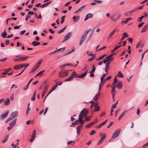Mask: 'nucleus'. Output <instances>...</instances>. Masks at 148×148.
Instances as JSON below:
<instances>
[{
    "instance_id": "obj_19",
    "label": "nucleus",
    "mask_w": 148,
    "mask_h": 148,
    "mask_svg": "<svg viewBox=\"0 0 148 148\" xmlns=\"http://www.w3.org/2000/svg\"><path fill=\"white\" fill-rule=\"evenodd\" d=\"M49 86L48 84L45 85L43 88L42 92L45 93L48 88Z\"/></svg>"
},
{
    "instance_id": "obj_49",
    "label": "nucleus",
    "mask_w": 148,
    "mask_h": 148,
    "mask_svg": "<svg viewBox=\"0 0 148 148\" xmlns=\"http://www.w3.org/2000/svg\"><path fill=\"white\" fill-rule=\"evenodd\" d=\"M106 58V59L107 62H109V61L111 62L113 60V59L112 58Z\"/></svg>"
},
{
    "instance_id": "obj_64",
    "label": "nucleus",
    "mask_w": 148,
    "mask_h": 148,
    "mask_svg": "<svg viewBox=\"0 0 148 148\" xmlns=\"http://www.w3.org/2000/svg\"><path fill=\"white\" fill-rule=\"evenodd\" d=\"M113 124V122L111 121L110 122V124L108 126L107 128H109L111 125H112Z\"/></svg>"
},
{
    "instance_id": "obj_39",
    "label": "nucleus",
    "mask_w": 148,
    "mask_h": 148,
    "mask_svg": "<svg viewBox=\"0 0 148 148\" xmlns=\"http://www.w3.org/2000/svg\"><path fill=\"white\" fill-rule=\"evenodd\" d=\"M121 45H120L119 46H116L112 50H111V51L112 52H114V51H115V50L118 49V48H120V47H121Z\"/></svg>"
},
{
    "instance_id": "obj_13",
    "label": "nucleus",
    "mask_w": 148,
    "mask_h": 148,
    "mask_svg": "<svg viewBox=\"0 0 148 148\" xmlns=\"http://www.w3.org/2000/svg\"><path fill=\"white\" fill-rule=\"evenodd\" d=\"M117 87L119 89H121L122 87V82L121 81H119L116 85Z\"/></svg>"
},
{
    "instance_id": "obj_60",
    "label": "nucleus",
    "mask_w": 148,
    "mask_h": 148,
    "mask_svg": "<svg viewBox=\"0 0 148 148\" xmlns=\"http://www.w3.org/2000/svg\"><path fill=\"white\" fill-rule=\"evenodd\" d=\"M105 124H104V123L103 122L102 123L100 124H99V125L98 126V128H100L102 126L104 125Z\"/></svg>"
},
{
    "instance_id": "obj_35",
    "label": "nucleus",
    "mask_w": 148,
    "mask_h": 148,
    "mask_svg": "<svg viewBox=\"0 0 148 148\" xmlns=\"http://www.w3.org/2000/svg\"><path fill=\"white\" fill-rule=\"evenodd\" d=\"M45 71V70H43V71H41L39 72L36 75V77L38 76H42V73H43Z\"/></svg>"
},
{
    "instance_id": "obj_48",
    "label": "nucleus",
    "mask_w": 148,
    "mask_h": 148,
    "mask_svg": "<svg viewBox=\"0 0 148 148\" xmlns=\"http://www.w3.org/2000/svg\"><path fill=\"white\" fill-rule=\"evenodd\" d=\"M116 83H114L113 82L112 84L111 85V88H115L116 87Z\"/></svg>"
},
{
    "instance_id": "obj_53",
    "label": "nucleus",
    "mask_w": 148,
    "mask_h": 148,
    "mask_svg": "<svg viewBox=\"0 0 148 148\" xmlns=\"http://www.w3.org/2000/svg\"><path fill=\"white\" fill-rule=\"evenodd\" d=\"M66 27H67V25L66 27H64L63 29H62L60 31H59L58 32V33L60 34V33H61L62 32L64 31V30L66 28Z\"/></svg>"
},
{
    "instance_id": "obj_61",
    "label": "nucleus",
    "mask_w": 148,
    "mask_h": 148,
    "mask_svg": "<svg viewBox=\"0 0 148 148\" xmlns=\"http://www.w3.org/2000/svg\"><path fill=\"white\" fill-rule=\"evenodd\" d=\"M127 40L130 42H132L133 41V39L131 38H129L127 39Z\"/></svg>"
},
{
    "instance_id": "obj_22",
    "label": "nucleus",
    "mask_w": 148,
    "mask_h": 148,
    "mask_svg": "<svg viewBox=\"0 0 148 148\" xmlns=\"http://www.w3.org/2000/svg\"><path fill=\"white\" fill-rule=\"evenodd\" d=\"M111 92L112 94V97L113 99H114V96L116 94L115 88H112Z\"/></svg>"
},
{
    "instance_id": "obj_44",
    "label": "nucleus",
    "mask_w": 148,
    "mask_h": 148,
    "mask_svg": "<svg viewBox=\"0 0 148 148\" xmlns=\"http://www.w3.org/2000/svg\"><path fill=\"white\" fill-rule=\"evenodd\" d=\"M144 17V16H142L140 17L139 18L137 21L139 22H141V21L142 19Z\"/></svg>"
},
{
    "instance_id": "obj_25",
    "label": "nucleus",
    "mask_w": 148,
    "mask_h": 148,
    "mask_svg": "<svg viewBox=\"0 0 148 148\" xmlns=\"http://www.w3.org/2000/svg\"><path fill=\"white\" fill-rule=\"evenodd\" d=\"M10 103V100L9 98H7L4 102V104L5 105H8Z\"/></svg>"
},
{
    "instance_id": "obj_8",
    "label": "nucleus",
    "mask_w": 148,
    "mask_h": 148,
    "mask_svg": "<svg viewBox=\"0 0 148 148\" xmlns=\"http://www.w3.org/2000/svg\"><path fill=\"white\" fill-rule=\"evenodd\" d=\"M9 113V112L7 111L5 113L2 114L0 116V119H3L6 117Z\"/></svg>"
},
{
    "instance_id": "obj_16",
    "label": "nucleus",
    "mask_w": 148,
    "mask_h": 148,
    "mask_svg": "<svg viewBox=\"0 0 148 148\" xmlns=\"http://www.w3.org/2000/svg\"><path fill=\"white\" fill-rule=\"evenodd\" d=\"M128 112L127 110H125L120 115L119 117V118L118 120H120L124 116V115L126 113Z\"/></svg>"
},
{
    "instance_id": "obj_9",
    "label": "nucleus",
    "mask_w": 148,
    "mask_h": 148,
    "mask_svg": "<svg viewBox=\"0 0 148 148\" xmlns=\"http://www.w3.org/2000/svg\"><path fill=\"white\" fill-rule=\"evenodd\" d=\"M82 125H81L77 127L76 128L77 134L78 136L80 135V129L82 127Z\"/></svg>"
},
{
    "instance_id": "obj_10",
    "label": "nucleus",
    "mask_w": 148,
    "mask_h": 148,
    "mask_svg": "<svg viewBox=\"0 0 148 148\" xmlns=\"http://www.w3.org/2000/svg\"><path fill=\"white\" fill-rule=\"evenodd\" d=\"M135 11L134 10H132L128 12H126L125 13V15L127 16H131L132 13Z\"/></svg>"
},
{
    "instance_id": "obj_62",
    "label": "nucleus",
    "mask_w": 148,
    "mask_h": 148,
    "mask_svg": "<svg viewBox=\"0 0 148 148\" xmlns=\"http://www.w3.org/2000/svg\"><path fill=\"white\" fill-rule=\"evenodd\" d=\"M66 66V64H64L60 66V68L61 69H63Z\"/></svg>"
},
{
    "instance_id": "obj_7",
    "label": "nucleus",
    "mask_w": 148,
    "mask_h": 148,
    "mask_svg": "<svg viewBox=\"0 0 148 148\" xmlns=\"http://www.w3.org/2000/svg\"><path fill=\"white\" fill-rule=\"evenodd\" d=\"M95 109L92 110L93 112H96L100 110V107L97 103H96L94 105Z\"/></svg>"
},
{
    "instance_id": "obj_23",
    "label": "nucleus",
    "mask_w": 148,
    "mask_h": 148,
    "mask_svg": "<svg viewBox=\"0 0 148 148\" xmlns=\"http://www.w3.org/2000/svg\"><path fill=\"white\" fill-rule=\"evenodd\" d=\"M148 25V24L146 25H145L144 26L141 30V32L142 33L145 32L146 31L147 29V28Z\"/></svg>"
},
{
    "instance_id": "obj_52",
    "label": "nucleus",
    "mask_w": 148,
    "mask_h": 148,
    "mask_svg": "<svg viewBox=\"0 0 148 148\" xmlns=\"http://www.w3.org/2000/svg\"><path fill=\"white\" fill-rule=\"evenodd\" d=\"M42 61V59H40L38 62L36 64V65H38L39 66L41 64Z\"/></svg>"
},
{
    "instance_id": "obj_28",
    "label": "nucleus",
    "mask_w": 148,
    "mask_h": 148,
    "mask_svg": "<svg viewBox=\"0 0 148 148\" xmlns=\"http://www.w3.org/2000/svg\"><path fill=\"white\" fill-rule=\"evenodd\" d=\"M84 6L85 5H84L80 8L78 10L75 11L74 13H76L78 12H81L84 9Z\"/></svg>"
},
{
    "instance_id": "obj_58",
    "label": "nucleus",
    "mask_w": 148,
    "mask_h": 148,
    "mask_svg": "<svg viewBox=\"0 0 148 148\" xmlns=\"http://www.w3.org/2000/svg\"><path fill=\"white\" fill-rule=\"evenodd\" d=\"M87 72V71H86L85 72H84V73H83L82 74V75H81V76H82V77H84L86 75Z\"/></svg>"
},
{
    "instance_id": "obj_4",
    "label": "nucleus",
    "mask_w": 148,
    "mask_h": 148,
    "mask_svg": "<svg viewBox=\"0 0 148 148\" xmlns=\"http://www.w3.org/2000/svg\"><path fill=\"white\" fill-rule=\"evenodd\" d=\"M69 71H65L64 70L61 71L59 73V77L61 78L67 76L68 74Z\"/></svg>"
},
{
    "instance_id": "obj_2",
    "label": "nucleus",
    "mask_w": 148,
    "mask_h": 148,
    "mask_svg": "<svg viewBox=\"0 0 148 148\" xmlns=\"http://www.w3.org/2000/svg\"><path fill=\"white\" fill-rule=\"evenodd\" d=\"M88 110L84 108L80 112L79 116L84 118L86 116L88 113Z\"/></svg>"
},
{
    "instance_id": "obj_6",
    "label": "nucleus",
    "mask_w": 148,
    "mask_h": 148,
    "mask_svg": "<svg viewBox=\"0 0 148 148\" xmlns=\"http://www.w3.org/2000/svg\"><path fill=\"white\" fill-rule=\"evenodd\" d=\"M83 117L79 116V119L76 121V123H79L81 124H83L84 123L85 120H82Z\"/></svg>"
},
{
    "instance_id": "obj_37",
    "label": "nucleus",
    "mask_w": 148,
    "mask_h": 148,
    "mask_svg": "<svg viewBox=\"0 0 148 148\" xmlns=\"http://www.w3.org/2000/svg\"><path fill=\"white\" fill-rule=\"evenodd\" d=\"M117 76L118 77L121 78H123V75L122 73L120 71L118 72Z\"/></svg>"
},
{
    "instance_id": "obj_40",
    "label": "nucleus",
    "mask_w": 148,
    "mask_h": 148,
    "mask_svg": "<svg viewBox=\"0 0 148 148\" xmlns=\"http://www.w3.org/2000/svg\"><path fill=\"white\" fill-rule=\"evenodd\" d=\"M86 53L90 56H93V54L90 51H87L86 52Z\"/></svg>"
},
{
    "instance_id": "obj_51",
    "label": "nucleus",
    "mask_w": 148,
    "mask_h": 148,
    "mask_svg": "<svg viewBox=\"0 0 148 148\" xmlns=\"http://www.w3.org/2000/svg\"><path fill=\"white\" fill-rule=\"evenodd\" d=\"M75 50V48H73L72 50L71 51H69V52L68 53H66L65 55H68V54H69L71 53H72V52H74V51Z\"/></svg>"
},
{
    "instance_id": "obj_11",
    "label": "nucleus",
    "mask_w": 148,
    "mask_h": 148,
    "mask_svg": "<svg viewBox=\"0 0 148 148\" xmlns=\"http://www.w3.org/2000/svg\"><path fill=\"white\" fill-rule=\"evenodd\" d=\"M116 29H115L113 30L110 34L108 38V40L110 39L112 37V36L114 34V33L115 32V31H116Z\"/></svg>"
},
{
    "instance_id": "obj_55",
    "label": "nucleus",
    "mask_w": 148,
    "mask_h": 148,
    "mask_svg": "<svg viewBox=\"0 0 148 148\" xmlns=\"http://www.w3.org/2000/svg\"><path fill=\"white\" fill-rule=\"evenodd\" d=\"M95 66H93L92 70L90 71V73H93L95 71Z\"/></svg>"
},
{
    "instance_id": "obj_27",
    "label": "nucleus",
    "mask_w": 148,
    "mask_h": 148,
    "mask_svg": "<svg viewBox=\"0 0 148 148\" xmlns=\"http://www.w3.org/2000/svg\"><path fill=\"white\" fill-rule=\"evenodd\" d=\"M107 73H105L103 74L102 76L101 77V82H104L105 81V79H104L103 80V79L104 78V77H105L106 75H107Z\"/></svg>"
},
{
    "instance_id": "obj_33",
    "label": "nucleus",
    "mask_w": 148,
    "mask_h": 148,
    "mask_svg": "<svg viewBox=\"0 0 148 148\" xmlns=\"http://www.w3.org/2000/svg\"><path fill=\"white\" fill-rule=\"evenodd\" d=\"M132 19V18H129L125 20V21H123L121 23L123 24V25L125 23H127L128 22Z\"/></svg>"
},
{
    "instance_id": "obj_41",
    "label": "nucleus",
    "mask_w": 148,
    "mask_h": 148,
    "mask_svg": "<svg viewBox=\"0 0 148 148\" xmlns=\"http://www.w3.org/2000/svg\"><path fill=\"white\" fill-rule=\"evenodd\" d=\"M91 116H89L87 117H86L84 119V120L85 121H89L90 120L91 118Z\"/></svg>"
},
{
    "instance_id": "obj_34",
    "label": "nucleus",
    "mask_w": 148,
    "mask_h": 148,
    "mask_svg": "<svg viewBox=\"0 0 148 148\" xmlns=\"http://www.w3.org/2000/svg\"><path fill=\"white\" fill-rule=\"evenodd\" d=\"M74 77H72V76H70L67 79L65 80V82H67L68 81H71L73 80Z\"/></svg>"
},
{
    "instance_id": "obj_12",
    "label": "nucleus",
    "mask_w": 148,
    "mask_h": 148,
    "mask_svg": "<svg viewBox=\"0 0 148 148\" xmlns=\"http://www.w3.org/2000/svg\"><path fill=\"white\" fill-rule=\"evenodd\" d=\"M93 14L91 13H88L86 15V17L84 21H86L88 18H91L93 16Z\"/></svg>"
},
{
    "instance_id": "obj_17",
    "label": "nucleus",
    "mask_w": 148,
    "mask_h": 148,
    "mask_svg": "<svg viewBox=\"0 0 148 148\" xmlns=\"http://www.w3.org/2000/svg\"><path fill=\"white\" fill-rule=\"evenodd\" d=\"M51 3V1H49V2L46 3L44 4H43L42 5H40V6L41 8H44L45 7H47L48 5L50 4Z\"/></svg>"
},
{
    "instance_id": "obj_29",
    "label": "nucleus",
    "mask_w": 148,
    "mask_h": 148,
    "mask_svg": "<svg viewBox=\"0 0 148 148\" xmlns=\"http://www.w3.org/2000/svg\"><path fill=\"white\" fill-rule=\"evenodd\" d=\"M40 42H37L36 41H34L32 43V45L34 46H36L40 45Z\"/></svg>"
},
{
    "instance_id": "obj_14",
    "label": "nucleus",
    "mask_w": 148,
    "mask_h": 148,
    "mask_svg": "<svg viewBox=\"0 0 148 148\" xmlns=\"http://www.w3.org/2000/svg\"><path fill=\"white\" fill-rule=\"evenodd\" d=\"M115 14H114L110 17V19L112 21H116L119 19V17H118L117 18H115Z\"/></svg>"
},
{
    "instance_id": "obj_1",
    "label": "nucleus",
    "mask_w": 148,
    "mask_h": 148,
    "mask_svg": "<svg viewBox=\"0 0 148 148\" xmlns=\"http://www.w3.org/2000/svg\"><path fill=\"white\" fill-rule=\"evenodd\" d=\"M121 131V130L120 129H118L116 130L113 134L112 136L109 139V141H112L117 137L119 136Z\"/></svg>"
},
{
    "instance_id": "obj_5",
    "label": "nucleus",
    "mask_w": 148,
    "mask_h": 148,
    "mask_svg": "<svg viewBox=\"0 0 148 148\" xmlns=\"http://www.w3.org/2000/svg\"><path fill=\"white\" fill-rule=\"evenodd\" d=\"M18 115V113L17 112H13L10 117V118L7 119L6 121V123H7L8 122L11 121L12 120V119L15 118V117L17 116Z\"/></svg>"
},
{
    "instance_id": "obj_38",
    "label": "nucleus",
    "mask_w": 148,
    "mask_h": 148,
    "mask_svg": "<svg viewBox=\"0 0 148 148\" xmlns=\"http://www.w3.org/2000/svg\"><path fill=\"white\" fill-rule=\"evenodd\" d=\"M104 82H101H101L100 83L99 86V91H100L101 89V86H103V84H104Z\"/></svg>"
},
{
    "instance_id": "obj_63",
    "label": "nucleus",
    "mask_w": 148,
    "mask_h": 148,
    "mask_svg": "<svg viewBox=\"0 0 148 148\" xmlns=\"http://www.w3.org/2000/svg\"><path fill=\"white\" fill-rule=\"evenodd\" d=\"M92 125H91L90 124V123H89L85 126V127L86 128H88L90 127Z\"/></svg>"
},
{
    "instance_id": "obj_45",
    "label": "nucleus",
    "mask_w": 148,
    "mask_h": 148,
    "mask_svg": "<svg viewBox=\"0 0 148 148\" xmlns=\"http://www.w3.org/2000/svg\"><path fill=\"white\" fill-rule=\"evenodd\" d=\"M118 103V101H117L116 103L113 104L111 107L113 109H114L116 107V106Z\"/></svg>"
},
{
    "instance_id": "obj_50",
    "label": "nucleus",
    "mask_w": 148,
    "mask_h": 148,
    "mask_svg": "<svg viewBox=\"0 0 148 148\" xmlns=\"http://www.w3.org/2000/svg\"><path fill=\"white\" fill-rule=\"evenodd\" d=\"M58 86V84H56L52 88V89L51 90V91H53V90H55L56 88Z\"/></svg>"
},
{
    "instance_id": "obj_18",
    "label": "nucleus",
    "mask_w": 148,
    "mask_h": 148,
    "mask_svg": "<svg viewBox=\"0 0 148 148\" xmlns=\"http://www.w3.org/2000/svg\"><path fill=\"white\" fill-rule=\"evenodd\" d=\"M71 35V32H69L64 37L65 40H67L70 38Z\"/></svg>"
},
{
    "instance_id": "obj_31",
    "label": "nucleus",
    "mask_w": 148,
    "mask_h": 148,
    "mask_svg": "<svg viewBox=\"0 0 148 148\" xmlns=\"http://www.w3.org/2000/svg\"><path fill=\"white\" fill-rule=\"evenodd\" d=\"M9 136V135H7L5 137L4 139L2 140V143H5L8 140Z\"/></svg>"
},
{
    "instance_id": "obj_43",
    "label": "nucleus",
    "mask_w": 148,
    "mask_h": 148,
    "mask_svg": "<svg viewBox=\"0 0 148 148\" xmlns=\"http://www.w3.org/2000/svg\"><path fill=\"white\" fill-rule=\"evenodd\" d=\"M123 38H125L126 37H128L129 36L127 33L126 32L124 33V34L123 35Z\"/></svg>"
},
{
    "instance_id": "obj_24",
    "label": "nucleus",
    "mask_w": 148,
    "mask_h": 148,
    "mask_svg": "<svg viewBox=\"0 0 148 148\" xmlns=\"http://www.w3.org/2000/svg\"><path fill=\"white\" fill-rule=\"evenodd\" d=\"M73 21L74 22H76L79 21V16H77L76 17L75 16H74L73 17Z\"/></svg>"
},
{
    "instance_id": "obj_57",
    "label": "nucleus",
    "mask_w": 148,
    "mask_h": 148,
    "mask_svg": "<svg viewBox=\"0 0 148 148\" xmlns=\"http://www.w3.org/2000/svg\"><path fill=\"white\" fill-rule=\"evenodd\" d=\"M109 69V67H106L105 68V71L106 72V73L108 74V71Z\"/></svg>"
},
{
    "instance_id": "obj_20",
    "label": "nucleus",
    "mask_w": 148,
    "mask_h": 148,
    "mask_svg": "<svg viewBox=\"0 0 148 148\" xmlns=\"http://www.w3.org/2000/svg\"><path fill=\"white\" fill-rule=\"evenodd\" d=\"M16 119L13 120L12 122L10 123V126H11L12 127H13L15 125L16 123Z\"/></svg>"
},
{
    "instance_id": "obj_59",
    "label": "nucleus",
    "mask_w": 148,
    "mask_h": 148,
    "mask_svg": "<svg viewBox=\"0 0 148 148\" xmlns=\"http://www.w3.org/2000/svg\"><path fill=\"white\" fill-rule=\"evenodd\" d=\"M144 24V22H142L140 24H139L138 25V27L140 28V27H141L142 26H143V25Z\"/></svg>"
},
{
    "instance_id": "obj_47",
    "label": "nucleus",
    "mask_w": 148,
    "mask_h": 148,
    "mask_svg": "<svg viewBox=\"0 0 148 148\" xmlns=\"http://www.w3.org/2000/svg\"><path fill=\"white\" fill-rule=\"evenodd\" d=\"M20 69V66L19 65H16L14 67V69L15 70L19 69Z\"/></svg>"
},
{
    "instance_id": "obj_26",
    "label": "nucleus",
    "mask_w": 148,
    "mask_h": 148,
    "mask_svg": "<svg viewBox=\"0 0 148 148\" xmlns=\"http://www.w3.org/2000/svg\"><path fill=\"white\" fill-rule=\"evenodd\" d=\"M7 33L6 32L5 29L4 30V32L3 33H2L1 35V36L3 38H6V36H7Z\"/></svg>"
},
{
    "instance_id": "obj_21",
    "label": "nucleus",
    "mask_w": 148,
    "mask_h": 148,
    "mask_svg": "<svg viewBox=\"0 0 148 148\" xmlns=\"http://www.w3.org/2000/svg\"><path fill=\"white\" fill-rule=\"evenodd\" d=\"M11 68H9L8 69H5L3 70V71H5V72L2 73V74L3 75H5L7 74L8 72L11 69Z\"/></svg>"
},
{
    "instance_id": "obj_56",
    "label": "nucleus",
    "mask_w": 148,
    "mask_h": 148,
    "mask_svg": "<svg viewBox=\"0 0 148 148\" xmlns=\"http://www.w3.org/2000/svg\"><path fill=\"white\" fill-rule=\"evenodd\" d=\"M95 132H96L94 130H92L90 133L89 134L91 135H92L94 134H95Z\"/></svg>"
},
{
    "instance_id": "obj_36",
    "label": "nucleus",
    "mask_w": 148,
    "mask_h": 148,
    "mask_svg": "<svg viewBox=\"0 0 148 148\" xmlns=\"http://www.w3.org/2000/svg\"><path fill=\"white\" fill-rule=\"evenodd\" d=\"M39 67V66H38V65L36 64L35 66L32 69V72H34L36 70L38 67Z\"/></svg>"
},
{
    "instance_id": "obj_30",
    "label": "nucleus",
    "mask_w": 148,
    "mask_h": 148,
    "mask_svg": "<svg viewBox=\"0 0 148 148\" xmlns=\"http://www.w3.org/2000/svg\"><path fill=\"white\" fill-rule=\"evenodd\" d=\"M100 137H101V138H103L104 139H105V138L106 137V134L104 133H100Z\"/></svg>"
},
{
    "instance_id": "obj_46",
    "label": "nucleus",
    "mask_w": 148,
    "mask_h": 148,
    "mask_svg": "<svg viewBox=\"0 0 148 148\" xmlns=\"http://www.w3.org/2000/svg\"><path fill=\"white\" fill-rule=\"evenodd\" d=\"M72 143L74 144L75 143L73 141L71 140L68 142L67 143V144L68 145H69L71 144Z\"/></svg>"
},
{
    "instance_id": "obj_32",
    "label": "nucleus",
    "mask_w": 148,
    "mask_h": 148,
    "mask_svg": "<svg viewBox=\"0 0 148 148\" xmlns=\"http://www.w3.org/2000/svg\"><path fill=\"white\" fill-rule=\"evenodd\" d=\"M100 95V93L99 92L95 97L94 98V99L95 101H97L99 97V96Z\"/></svg>"
},
{
    "instance_id": "obj_3",
    "label": "nucleus",
    "mask_w": 148,
    "mask_h": 148,
    "mask_svg": "<svg viewBox=\"0 0 148 148\" xmlns=\"http://www.w3.org/2000/svg\"><path fill=\"white\" fill-rule=\"evenodd\" d=\"M90 30H88L87 31H86L84 33V35L82 36L80 42L79 43V45H82L83 42L84 40V39L86 38Z\"/></svg>"
},
{
    "instance_id": "obj_15",
    "label": "nucleus",
    "mask_w": 148,
    "mask_h": 148,
    "mask_svg": "<svg viewBox=\"0 0 148 148\" xmlns=\"http://www.w3.org/2000/svg\"><path fill=\"white\" fill-rule=\"evenodd\" d=\"M28 57V56L21 57H19L20 61H23L26 60Z\"/></svg>"
},
{
    "instance_id": "obj_42",
    "label": "nucleus",
    "mask_w": 148,
    "mask_h": 148,
    "mask_svg": "<svg viewBox=\"0 0 148 148\" xmlns=\"http://www.w3.org/2000/svg\"><path fill=\"white\" fill-rule=\"evenodd\" d=\"M105 139L103 138H101V139L99 141L98 143V145H99L102 143L103 140Z\"/></svg>"
},
{
    "instance_id": "obj_54",
    "label": "nucleus",
    "mask_w": 148,
    "mask_h": 148,
    "mask_svg": "<svg viewBox=\"0 0 148 148\" xmlns=\"http://www.w3.org/2000/svg\"><path fill=\"white\" fill-rule=\"evenodd\" d=\"M35 138V137L34 136H32L31 138L29 140V141L30 142H32L34 140V138Z\"/></svg>"
}]
</instances>
